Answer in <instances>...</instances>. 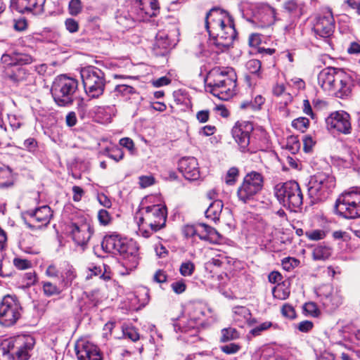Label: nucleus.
Segmentation results:
<instances>
[{
    "mask_svg": "<svg viewBox=\"0 0 360 360\" xmlns=\"http://www.w3.org/2000/svg\"><path fill=\"white\" fill-rule=\"evenodd\" d=\"M178 168L184 176L190 181H195L200 177L198 162L194 157H184L179 160Z\"/></svg>",
    "mask_w": 360,
    "mask_h": 360,
    "instance_id": "nucleus-24",
    "label": "nucleus"
},
{
    "mask_svg": "<svg viewBox=\"0 0 360 360\" xmlns=\"http://www.w3.org/2000/svg\"><path fill=\"white\" fill-rule=\"evenodd\" d=\"M75 352L78 360H103L98 347L88 341L77 342L75 345Z\"/></svg>",
    "mask_w": 360,
    "mask_h": 360,
    "instance_id": "nucleus-23",
    "label": "nucleus"
},
{
    "mask_svg": "<svg viewBox=\"0 0 360 360\" xmlns=\"http://www.w3.org/2000/svg\"><path fill=\"white\" fill-rule=\"evenodd\" d=\"M230 260L228 257L222 255H219L218 257L212 258L209 264H212L213 266L217 267H223L225 265L229 264Z\"/></svg>",
    "mask_w": 360,
    "mask_h": 360,
    "instance_id": "nucleus-56",
    "label": "nucleus"
},
{
    "mask_svg": "<svg viewBox=\"0 0 360 360\" xmlns=\"http://www.w3.org/2000/svg\"><path fill=\"white\" fill-rule=\"evenodd\" d=\"M115 92L117 95H121L124 97L136 94L135 89L127 84L117 85L115 88Z\"/></svg>",
    "mask_w": 360,
    "mask_h": 360,
    "instance_id": "nucleus-40",
    "label": "nucleus"
},
{
    "mask_svg": "<svg viewBox=\"0 0 360 360\" xmlns=\"http://www.w3.org/2000/svg\"><path fill=\"white\" fill-rule=\"evenodd\" d=\"M238 333L235 328H228L221 330V342H226L238 338Z\"/></svg>",
    "mask_w": 360,
    "mask_h": 360,
    "instance_id": "nucleus-39",
    "label": "nucleus"
},
{
    "mask_svg": "<svg viewBox=\"0 0 360 360\" xmlns=\"http://www.w3.org/2000/svg\"><path fill=\"white\" fill-rule=\"evenodd\" d=\"M69 13L71 15H77L82 11V4L80 0H70L68 5Z\"/></svg>",
    "mask_w": 360,
    "mask_h": 360,
    "instance_id": "nucleus-46",
    "label": "nucleus"
},
{
    "mask_svg": "<svg viewBox=\"0 0 360 360\" xmlns=\"http://www.w3.org/2000/svg\"><path fill=\"white\" fill-rule=\"evenodd\" d=\"M12 347L18 360H27L30 352L33 349L35 341L31 335H19L11 340Z\"/></svg>",
    "mask_w": 360,
    "mask_h": 360,
    "instance_id": "nucleus-21",
    "label": "nucleus"
},
{
    "mask_svg": "<svg viewBox=\"0 0 360 360\" xmlns=\"http://www.w3.org/2000/svg\"><path fill=\"white\" fill-rule=\"evenodd\" d=\"M1 62L3 65L4 70H6L8 68H11L13 66L15 65V54H3L1 58Z\"/></svg>",
    "mask_w": 360,
    "mask_h": 360,
    "instance_id": "nucleus-50",
    "label": "nucleus"
},
{
    "mask_svg": "<svg viewBox=\"0 0 360 360\" xmlns=\"http://www.w3.org/2000/svg\"><path fill=\"white\" fill-rule=\"evenodd\" d=\"M25 214L30 217L32 221L39 224L37 225L25 220V224L31 230H36L42 226H46L53 217V212L51 207L48 205H43L36 208L35 210H28Z\"/></svg>",
    "mask_w": 360,
    "mask_h": 360,
    "instance_id": "nucleus-18",
    "label": "nucleus"
},
{
    "mask_svg": "<svg viewBox=\"0 0 360 360\" xmlns=\"http://www.w3.org/2000/svg\"><path fill=\"white\" fill-rule=\"evenodd\" d=\"M77 89V79L65 75H60L54 79L51 93L58 106L65 107L73 103Z\"/></svg>",
    "mask_w": 360,
    "mask_h": 360,
    "instance_id": "nucleus-5",
    "label": "nucleus"
},
{
    "mask_svg": "<svg viewBox=\"0 0 360 360\" xmlns=\"http://www.w3.org/2000/svg\"><path fill=\"white\" fill-rule=\"evenodd\" d=\"M145 213L139 219V225L144 221L154 232L165 226L167 212L165 207L160 205H153L144 208Z\"/></svg>",
    "mask_w": 360,
    "mask_h": 360,
    "instance_id": "nucleus-12",
    "label": "nucleus"
},
{
    "mask_svg": "<svg viewBox=\"0 0 360 360\" xmlns=\"http://www.w3.org/2000/svg\"><path fill=\"white\" fill-rule=\"evenodd\" d=\"M4 77L15 83L26 80L29 75L27 70L19 65H14L11 68H8L3 71Z\"/></svg>",
    "mask_w": 360,
    "mask_h": 360,
    "instance_id": "nucleus-26",
    "label": "nucleus"
},
{
    "mask_svg": "<svg viewBox=\"0 0 360 360\" xmlns=\"http://www.w3.org/2000/svg\"><path fill=\"white\" fill-rule=\"evenodd\" d=\"M155 183V179L153 176H141L139 177V185L141 188H146L152 186Z\"/></svg>",
    "mask_w": 360,
    "mask_h": 360,
    "instance_id": "nucleus-61",
    "label": "nucleus"
},
{
    "mask_svg": "<svg viewBox=\"0 0 360 360\" xmlns=\"http://www.w3.org/2000/svg\"><path fill=\"white\" fill-rule=\"evenodd\" d=\"M307 238L311 240H319L323 239L326 236V231L321 229L309 231L305 233Z\"/></svg>",
    "mask_w": 360,
    "mask_h": 360,
    "instance_id": "nucleus-48",
    "label": "nucleus"
},
{
    "mask_svg": "<svg viewBox=\"0 0 360 360\" xmlns=\"http://www.w3.org/2000/svg\"><path fill=\"white\" fill-rule=\"evenodd\" d=\"M336 180L332 173L319 172L310 177L307 184L309 197L314 201L326 200L335 188Z\"/></svg>",
    "mask_w": 360,
    "mask_h": 360,
    "instance_id": "nucleus-6",
    "label": "nucleus"
},
{
    "mask_svg": "<svg viewBox=\"0 0 360 360\" xmlns=\"http://www.w3.org/2000/svg\"><path fill=\"white\" fill-rule=\"evenodd\" d=\"M65 25L66 29L70 33H75L79 30V24L77 20L73 18H68L65 21Z\"/></svg>",
    "mask_w": 360,
    "mask_h": 360,
    "instance_id": "nucleus-59",
    "label": "nucleus"
},
{
    "mask_svg": "<svg viewBox=\"0 0 360 360\" xmlns=\"http://www.w3.org/2000/svg\"><path fill=\"white\" fill-rule=\"evenodd\" d=\"M46 0H11V7L13 10L22 14H31L39 16L44 13Z\"/></svg>",
    "mask_w": 360,
    "mask_h": 360,
    "instance_id": "nucleus-19",
    "label": "nucleus"
},
{
    "mask_svg": "<svg viewBox=\"0 0 360 360\" xmlns=\"http://www.w3.org/2000/svg\"><path fill=\"white\" fill-rule=\"evenodd\" d=\"M22 307L15 296L6 295L0 303V324L9 327L13 326L22 315Z\"/></svg>",
    "mask_w": 360,
    "mask_h": 360,
    "instance_id": "nucleus-10",
    "label": "nucleus"
},
{
    "mask_svg": "<svg viewBox=\"0 0 360 360\" xmlns=\"http://www.w3.org/2000/svg\"><path fill=\"white\" fill-rule=\"evenodd\" d=\"M254 129L250 122H238L231 130L232 136L242 153H254L255 148L250 146V134Z\"/></svg>",
    "mask_w": 360,
    "mask_h": 360,
    "instance_id": "nucleus-13",
    "label": "nucleus"
},
{
    "mask_svg": "<svg viewBox=\"0 0 360 360\" xmlns=\"http://www.w3.org/2000/svg\"><path fill=\"white\" fill-rule=\"evenodd\" d=\"M116 18L117 22L125 28H129L132 27L134 22L136 21L135 19H131L130 21L129 20L130 18L129 11H128L127 14H120L117 15Z\"/></svg>",
    "mask_w": 360,
    "mask_h": 360,
    "instance_id": "nucleus-49",
    "label": "nucleus"
},
{
    "mask_svg": "<svg viewBox=\"0 0 360 360\" xmlns=\"http://www.w3.org/2000/svg\"><path fill=\"white\" fill-rule=\"evenodd\" d=\"M272 326H273V324L271 321H265V322L261 323L260 325L253 328L250 330V333L253 336H257V335H259L262 332L266 330L267 329L271 328Z\"/></svg>",
    "mask_w": 360,
    "mask_h": 360,
    "instance_id": "nucleus-53",
    "label": "nucleus"
},
{
    "mask_svg": "<svg viewBox=\"0 0 360 360\" xmlns=\"http://www.w3.org/2000/svg\"><path fill=\"white\" fill-rule=\"evenodd\" d=\"M224 207L223 202L219 200H214L205 211V217L210 220L217 222Z\"/></svg>",
    "mask_w": 360,
    "mask_h": 360,
    "instance_id": "nucleus-29",
    "label": "nucleus"
},
{
    "mask_svg": "<svg viewBox=\"0 0 360 360\" xmlns=\"http://www.w3.org/2000/svg\"><path fill=\"white\" fill-rule=\"evenodd\" d=\"M297 7V4L295 0H288L283 4V8L289 13L295 12Z\"/></svg>",
    "mask_w": 360,
    "mask_h": 360,
    "instance_id": "nucleus-64",
    "label": "nucleus"
},
{
    "mask_svg": "<svg viewBox=\"0 0 360 360\" xmlns=\"http://www.w3.org/2000/svg\"><path fill=\"white\" fill-rule=\"evenodd\" d=\"M68 229L72 240L80 246L86 245L93 233L91 225L85 221L73 222L69 225Z\"/></svg>",
    "mask_w": 360,
    "mask_h": 360,
    "instance_id": "nucleus-20",
    "label": "nucleus"
},
{
    "mask_svg": "<svg viewBox=\"0 0 360 360\" xmlns=\"http://www.w3.org/2000/svg\"><path fill=\"white\" fill-rule=\"evenodd\" d=\"M183 233L186 238L198 236L200 239L213 243H218L221 238L220 234L214 228L205 224H199L197 226L186 225Z\"/></svg>",
    "mask_w": 360,
    "mask_h": 360,
    "instance_id": "nucleus-14",
    "label": "nucleus"
},
{
    "mask_svg": "<svg viewBox=\"0 0 360 360\" xmlns=\"http://www.w3.org/2000/svg\"><path fill=\"white\" fill-rule=\"evenodd\" d=\"M13 265L19 270H25L30 268L32 263L26 259L17 257L13 259Z\"/></svg>",
    "mask_w": 360,
    "mask_h": 360,
    "instance_id": "nucleus-54",
    "label": "nucleus"
},
{
    "mask_svg": "<svg viewBox=\"0 0 360 360\" xmlns=\"http://www.w3.org/2000/svg\"><path fill=\"white\" fill-rule=\"evenodd\" d=\"M41 285L43 292L47 297L58 295L62 292V290L60 288V287L50 281H42Z\"/></svg>",
    "mask_w": 360,
    "mask_h": 360,
    "instance_id": "nucleus-35",
    "label": "nucleus"
},
{
    "mask_svg": "<svg viewBox=\"0 0 360 360\" xmlns=\"http://www.w3.org/2000/svg\"><path fill=\"white\" fill-rule=\"evenodd\" d=\"M286 148L292 154H295L300 148V143L297 137L290 136L287 139Z\"/></svg>",
    "mask_w": 360,
    "mask_h": 360,
    "instance_id": "nucleus-45",
    "label": "nucleus"
},
{
    "mask_svg": "<svg viewBox=\"0 0 360 360\" xmlns=\"http://www.w3.org/2000/svg\"><path fill=\"white\" fill-rule=\"evenodd\" d=\"M199 319H200L199 317L194 316L193 318L188 320L187 322H185L184 321L181 320L178 323L174 324V330L176 332L179 330L184 333H186L191 331L192 336L195 335L198 331V320Z\"/></svg>",
    "mask_w": 360,
    "mask_h": 360,
    "instance_id": "nucleus-28",
    "label": "nucleus"
},
{
    "mask_svg": "<svg viewBox=\"0 0 360 360\" xmlns=\"http://www.w3.org/2000/svg\"><path fill=\"white\" fill-rule=\"evenodd\" d=\"M312 255L314 260H326L331 255V250L327 246L318 245L313 250Z\"/></svg>",
    "mask_w": 360,
    "mask_h": 360,
    "instance_id": "nucleus-34",
    "label": "nucleus"
},
{
    "mask_svg": "<svg viewBox=\"0 0 360 360\" xmlns=\"http://www.w3.org/2000/svg\"><path fill=\"white\" fill-rule=\"evenodd\" d=\"M105 153L108 158L114 160L115 162H119L124 158V151L119 147H114L110 149L107 148Z\"/></svg>",
    "mask_w": 360,
    "mask_h": 360,
    "instance_id": "nucleus-42",
    "label": "nucleus"
},
{
    "mask_svg": "<svg viewBox=\"0 0 360 360\" xmlns=\"http://www.w3.org/2000/svg\"><path fill=\"white\" fill-rule=\"evenodd\" d=\"M15 65L22 66V65L30 64L32 63V58L27 54L15 53Z\"/></svg>",
    "mask_w": 360,
    "mask_h": 360,
    "instance_id": "nucleus-52",
    "label": "nucleus"
},
{
    "mask_svg": "<svg viewBox=\"0 0 360 360\" xmlns=\"http://www.w3.org/2000/svg\"><path fill=\"white\" fill-rule=\"evenodd\" d=\"M274 191L280 204L290 211L296 212L303 204V194L295 181L278 183L274 186Z\"/></svg>",
    "mask_w": 360,
    "mask_h": 360,
    "instance_id": "nucleus-4",
    "label": "nucleus"
},
{
    "mask_svg": "<svg viewBox=\"0 0 360 360\" xmlns=\"http://www.w3.org/2000/svg\"><path fill=\"white\" fill-rule=\"evenodd\" d=\"M171 46L172 41L167 33L160 32L156 34L153 49L157 55H165Z\"/></svg>",
    "mask_w": 360,
    "mask_h": 360,
    "instance_id": "nucleus-27",
    "label": "nucleus"
},
{
    "mask_svg": "<svg viewBox=\"0 0 360 360\" xmlns=\"http://www.w3.org/2000/svg\"><path fill=\"white\" fill-rule=\"evenodd\" d=\"M240 171L236 167H232L229 169L224 177V182L228 186H233L238 181Z\"/></svg>",
    "mask_w": 360,
    "mask_h": 360,
    "instance_id": "nucleus-36",
    "label": "nucleus"
},
{
    "mask_svg": "<svg viewBox=\"0 0 360 360\" xmlns=\"http://www.w3.org/2000/svg\"><path fill=\"white\" fill-rule=\"evenodd\" d=\"M282 315L286 318L292 319L295 317V309L288 304H285L281 309Z\"/></svg>",
    "mask_w": 360,
    "mask_h": 360,
    "instance_id": "nucleus-58",
    "label": "nucleus"
},
{
    "mask_svg": "<svg viewBox=\"0 0 360 360\" xmlns=\"http://www.w3.org/2000/svg\"><path fill=\"white\" fill-rule=\"evenodd\" d=\"M98 218L100 223L103 225L108 224L111 219L109 212L105 210H101L98 212Z\"/></svg>",
    "mask_w": 360,
    "mask_h": 360,
    "instance_id": "nucleus-62",
    "label": "nucleus"
},
{
    "mask_svg": "<svg viewBox=\"0 0 360 360\" xmlns=\"http://www.w3.org/2000/svg\"><path fill=\"white\" fill-rule=\"evenodd\" d=\"M13 184L11 169L8 167H0V188H7Z\"/></svg>",
    "mask_w": 360,
    "mask_h": 360,
    "instance_id": "nucleus-30",
    "label": "nucleus"
},
{
    "mask_svg": "<svg viewBox=\"0 0 360 360\" xmlns=\"http://www.w3.org/2000/svg\"><path fill=\"white\" fill-rule=\"evenodd\" d=\"M159 11L157 0H130L129 15L131 19L141 22L155 16Z\"/></svg>",
    "mask_w": 360,
    "mask_h": 360,
    "instance_id": "nucleus-11",
    "label": "nucleus"
},
{
    "mask_svg": "<svg viewBox=\"0 0 360 360\" xmlns=\"http://www.w3.org/2000/svg\"><path fill=\"white\" fill-rule=\"evenodd\" d=\"M221 352L226 354H233L240 349V346L236 343H230L220 347Z\"/></svg>",
    "mask_w": 360,
    "mask_h": 360,
    "instance_id": "nucleus-55",
    "label": "nucleus"
},
{
    "mask_svg": "<svg viewBox=\"0 0 360 360\" xmlns=\"http://www.w3.org/2000/svg\"><path fill=\"white\" fill-rule=\"evenodd\" d=\"M299 264L300 261L292 257H285L282 260V266L287 271H291L297 266Z\"/></svg>",
    "mask_w": 360,
    "mask_h": 360,
    "instance_id": "nucleus-51",
    "label": "nucleus"
},
{
    "mask_svg": "<svg viewBox=\"0 0 360 360\" xmlns=\"http://www.w3.org/2000/svg\"><path fill=\"white\" fill-rule=\"evenodd\" d=\"M172 290L176 294H181L186 290V285L183 280L177 281L171 284Z\"/></svg>",
    "mask_w": 360,
    "mask_h": 360,
    "instance_id": "nucleus-60",
    "label": "nucleus"
},
{
    "mask_svg": "<svg viewBox=\"0 0 360 360\" xmlns=\"http://www.w3.org/2000/svg\"><path fill=\"white\" fill-rule=\"evenodd\" d=\"M13 350L11 341L2 343L0 345V360H15L11 351Z\"/></svg>",
    "mask_w": 360,
    "mask_h": 360,
    "instance_id": "nucleus-37",
    "label": "nucleus"
},
{
    "mask_svg": "<svg viewBox=\"0 0 360 360\" xmlns=\"http://www.w3.org/2000/svg\"><path fill=\"white\" fill-rule=\"evenodd\" d=\"M233 312L235 315L236 321H248L250 319L251 313L250 309L243 306H236L233 308Z\"/></svg>",
    "mask_w": 360,
    "mask_h": 360,
    "instance_id": "nucleus-33",
    "label": "nucleus"
},
{
    "mask_svg": "<svg viewBox=\"0 0 360 360\" xmlns=\"http://www.w3.org/2000/svg\"><path fill=\"white\" fill-rule=\"evenodd\" d=\"M335 210L345 219L360 217V188H352L341 194L336 200Z\"/></svg>",
    "mask_w": 360,
    "mask_h": 360,
    "instance_id": "nucleus-7",
    "label": "nucleus"
},
{
    "mask_svg": "<svg viewBox=\"0 0 360 360\" xmlns=\"http://www.w3.org/2000/svg\"><path fill=\"white\" fill-rule=\"evenodd\" d=\"M345 70L328 67L323 69L318 75V83L321 89L330 94L335 90L338 86L340 79L338 77H342Z\"/></svg>",
    "mask_w": 360,
    "mask_h": 360,
    "instance_id": "nucleus-15",
    "label": "nucleus"
},
{
    "mask_svg": "<svg viewBox=\"0 0 360 360\" xmlns=\"http://www.w3.org/2000/svg\"><path fill=\"white\" fill-rule=\"evenodd\" d=\"M205 27L210 35V45L214 46L217 52L227 50L237 36L232 16L219 7L211 8L207 13Z\"/></svg>",
    "mask_w": 360,
    "mask_h": 360,
    "instance_id": "nucleus-1",
    "label": "nucleus"
},
{
    "mask_svg": "<svg viewBox=\"0 0 360 360\" xmlns=\"http://www.w3.org/2000/svg\"><path fill=\"white\" fill-rule=\"evenodd\" d=\"M101 246L106 252L118 253L122 256V266L119 270L121 275H129L139 265V247L136 242L112 233L104 237Z\"/></svg>",
    "mask_w": 360,
    "mask_h": 360,
    "instance_id": "nucleus-2",
    "label": "nucleus"
},
{
    "mask_svg": "<svg viewBox=\"0 0 360 360\" xmlns=\"http://www.w3.org/2000/svg\"><path fill=\"white\" fill-rule=\"evenodd\" d=\"M304 311L309 315L317 317L319 314V311L316 304L314 302H307L304 306Z\"/></svg>",
    "mask_w": 360,
    "mask_h": 360,
    "instance_id": "nucleus-57",
    "label": "nucleus"
},
{
    "mask_svg": "<svg viewBox=\"0 0 360 360\" xmlns=\"http://www.w3.org/2000/svg\"><path fill=\"white\" fill-rule=\"evenodd\" d=\"M210 79L211 93L219 98L228 101L236 94L237 77L233 68L214 69Z\"/></svg>",
    "mask_w": 360,
    "mask_h": 360,
    "instance_id": "nucleus-3",
    "label": "nucleus"
},
{
    "mask_svg": "<svg viewBox=\"0 0 360 360\" xmlns=\"http://www.w3.org/2000/svg\"><path fill=\"white\" fill-rule=\"evenodd\" d=\"M350 120V115L347 112L335 111L326 119V123L328 130L348 134L352 130Z\"/></svg>",
    "mask_w": 360,
    "mask_h": 360,
    "instance_id": "nucleus-16",
    "label": "nucleus"
},
{
    "mask_svg": "<svg viewBox=\"0 0 360 360\" xmlns=\"http://www.w3.org/2000/svg\"><path fill=\"white\" fill-rule=\"evenodd\" d=\"M290 292L289 286L283 282L278 283V285L272 289L274 297L281 300H286L289 297Z\"/></svg>",
    "mask_w": 360,
    "mask_h": 360,
    "instance_id": "nucleus-31",
    "label": "nucleus"
},
{
    "mask_svg": "<svg viewBox=\"0 0 360 360\" xmlns=\"http://www.w3.org/2000/svg\"><path fill=\"white\" fill-rule=\"evenodd\" d=\"M264 176L259 172L252 171L243 178L237 189V197L243 203L249 202L262 190Z\"/></svg>",
    "mask_w": 360,
    "mask_h": 360,
    "instance_id": "nucleus-9",
    "label": "nucleus"
},
{
    "mask_svg": "<svg viewBox=\"0 0 360 360\" xmlns=\"http://www.w3.org/2000/svg\"><path fill=\"white\" fill-rule=\"evenodd\" d=\"M81 77L85 92L90 98H97L103 94L105 79L101 70L94 66L84 68L81 71Z\"/></svg>",
    "mask_w": 360,
    "mask_h": 360,
    "instance_id": "nucleus-8",
    "label": "nucleus"
},
{
    "mask_svg": "<svg viewBox=\"0 0 360 360\" xmlns=\"http://www.w3.org/2000/svg\"><path fill=\"white\" fill-rule=\"evenodd\" d=\"M334 29L335 20L330 10H328L323 15L318 17L313 27L316 35L323 38L331 36Z\"/></svg>",
    "mask_w": 360,
    "mask_h": 360,
    "instance_id": "nucleus-22",
    "label": "nucleus"
},
{
    "mask_svg": "<svg viewBox=\"0 0 360 360\" xmlns=\"http://www.w3.org/2000/svg\"><path fill=\"white\" fill-rule=\"evenodd\" d=\"M275 15L274 8L266 4H258L255 6L254 16L261 22V27H268L273 24Z\"/></svg>",
    "mask_w": 360,
    "mask_h": 360,
    "instance_id": "nucleus-25",
    "label": "nucleus"
},
{
    "mask_svg": "<svg viewBox=\"0 0 360 360\" xmlns=\"http://www.w3.org/2000/svg\"><path fill=\"white\" fill-rule=\"evenodd\" d=\"M339 84L335 87V90L332 91L330 95L334 96L342 99L347 98L352 95V89L356 84L360 83V79L358 75L352 71H345L342 77H338Z\"/></svg>",
    "mask_w": 360,
    "mask_h": 360,
    "instance_id": "nucleus-17",
    "label": "nucleus"
},
{
    "mask_svg": "<svg viewBox=\"0 0 360 360\" xmlns=\"http://www.w3.org/2000/svg\"><path fill=\"white\" fill-rule=\"evenodd\" d=\"M292 126L298 131L304 132L309 126V120L306 117H300L292 120Z\"/></svg>",
    "mask_w": 360,
    "mask_h": 360,
    "instance_id": "nucleus-41",
    "label": "nucleus"
},
{
    "mask_svg": "<svg viewBox=\"0 0 360 360\" xmlns=\"http://www.w3.org/2000/svg\"><path fill=\"white\" fill-rule=\"evenodd\" d=\"M94 276H99L100 278L105 281L110 279V276L109 274H107L106 272L102 273V269L101 266H96L94 264H91L87 267L86 279L89 280L92 278Z\"/></svg>",
    "mask_w": 360,
    "mask_h": 360,
    "instance_id": "nucleus-32",
    "label": "nucleus"
},
{
    "mask_svg": "<svg viewBox=\"0 0 360 360\" xmlns=\"http://www.w3.org/2000/svg\"><path fill=\"white\" fill-rule=\"evenodd\" d=\"M313 327L314 323L310 321H301L297 326V328L302 333L309 332L313 328Z\"/></svg>",
    "mask_w": 360,
    "mask_h": 360,
    "instance_id": "nucleus-63",
    "label": "nucleus"
},
{
    "mask_svg": "<svg viewBox=\"0 0 360 360\" xmlns=\"http://www.w3.org/2000/svg\"><path fill=\"white\" fill-rule=\"evenodd\" d=\"M123 334L124 337L130 339L133 342H136L140 338L137 329L133 326H127L124 328L123 329Z\"/></svg>",
    "mask_w": 360,
    "mask_h": 360,
    "instance_id": "nucleus-47",
    "label": "nucleus"
},
{
    "mask_svg": "<svg viewBox=\"0 0 360 360\" xmlns=\"http://www.w3.org/2000/svg\"><path fill=\"white\" fill-rule=\"evenodd\" d=\"M195 270V265L191 261H186L183 262L179 268L180 274L183 276H191Z\"/></svg>",
    "mask_w": 360,
    "mask_h": 360,
    "instance_id": "nucleus-44",
    "label": "nucleus"
},
{
    "mask_svg": "<svg viewBox=\"0 0 360 360\" xmlns=\"http://www.w3.org/2000/svg\"><path fill=\"white\" fill-rule=\"evenodd\" d=\"M261 62L257 59H252L246 63L245 67L251 74L259 75L261 70Z\"/></svg>",
    "mask_w": 360,
    "mask_h": 360,
    "instance_id": "nucleus-43",
    "label": "nucleus"
},
{
    "mask_svg": "<svg viewBox=\"0 0 360 360\" xmlns=\"http://www.w3.org/2000/svg\"><path fill=\"white\" fill-rule=\"evenodd\" d=\"M76 277L77 274L75 270L72 267L69 268L62 275L61 285L65 288L70 286Z\"/></svg>",
    "mask_w": 360,
    "mask_h": 360,
    "instance_id": "nucleus-38",
    "label": "nucleus"
}]
</instances>
